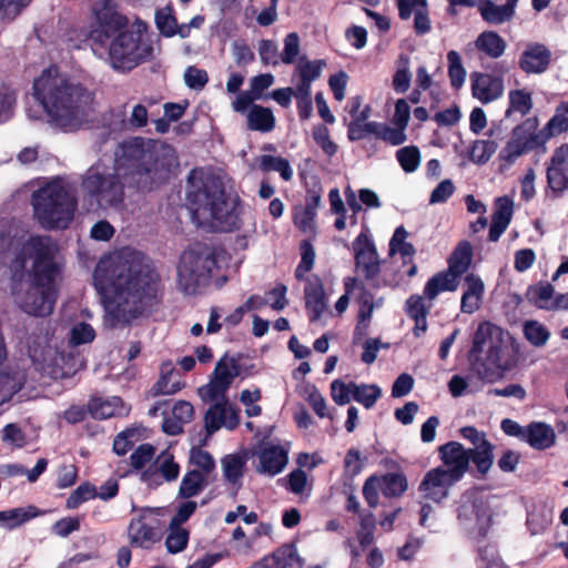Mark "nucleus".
Returning <instances> with one entry per match:
<instances>
[{"label":"nucleus","instance_id":"50","mask_svg":"<svg viewBox=\"0 0 568 568\" xmlns=\"http://www.w3.org/2000/svg\"><path fill=\"white\" fill-rule=\"evenodd\" d=\"M396 160L406 173L415 172L420 164V151L416 145H407L396 151Z\"/></svg>","mask_w":568,"mask_h":568},{"label":"nucleus","instance_id":"22","mask_svg":"<svg viewBox=\"0 0 568 568\" xmlns=\"http://www.w3.org/2000/svg\"><path fill=\"white\" fill-rule=\"evenodd\" d=\"M304 293L308 320L312 323L316 322L326 308L324 287L320 276L313 275L306 278Z\"/></svg>","mask_w":568,"mask_h":568},{"label":"nucleus","instance_id":"37","mask_svg":"<svg viewBox=\"0 0 568 568\" xmlns=\"http://www.w3.org/2000/svg\"><path fill=\"white\" fill-rule=\"evenodd\" d=\"M473 247L468 241H462L448 258V268L455 276L460 277L470 266Z\"/></svg>","mask_w":568,"mask_h":568},{"label":"nucleus","instance_id":"60","mask_svg":"<svg viewBox=\"0 0 568 568\" xmlns=\"http://www.w3.org/2000/svg\"><path fill=\"white\" fill-rule=\"evenodd\" d=\"M154 454L155 448L153 445L148 443L141 444L130 456L131 466L136 470L144 468L152 460Z\"/></svg>","mask_w":568,"mask_h":568},{"label":"nucleus","instance_id":"12","mask_svg":"<svg viewBox=\"0 0 568 568\" xmlns=\"http://www.w3.org/2000/svg\"><path fill=\"white\" fill-rule=\"evenodd\" d=\"M92 13L94 26L90 37L100 44H104L128 28L129 19L119 11V4L115 0L95 2L92 7Z\"/></svg>","mask_w":568,"mask_h":568},{"label":"nucleus","instance_id":"8","mask_svg":"<svg viewBox=\"0 0 568 568\" xmlns=\"http://www.w3.org/2000/svg\"><path fill=\"white\" fill-rule=\"evenodd\" d=\"M503 331L490 322H481L477 326L469 357L479 379L495 383L504 377L506 365L501 362Z\"/></svg>","mask_w":568,"mask_h":568},{"label":"nucleus","instance_id":"7","mask_svg":"<svg viewBox=\"0 0 568 568\" xmlns=\"http://www.w3.org/2000/svg\"><path fill=\"white\" fill-rule=\"evenodd\" d=\"M32 206L42 227L67 229L73 220L77 200L60 179H54L32 194Z\"/></svg>","mask_w":568,"mask_h":568},{"label":"nucleus","instance_id":"24","mask_svg":"<svg viewBox=\"0 0 568 568\" xmlns=\"http://www.w3.org/2000/svg\"><path fill=\"white\" fill-rule=\"evenodd\" d=\"M530 447L537 450L550 448L556 443L554 428L544 422H531L525 427V439Z\"/></svg>","mask_w":568,"mask_h":568},{"label":"nucleus","instance_id":"46","mask_svg":"<svg viewBox=\"0 0 568 568\" xmlns=\"http://www.w3.org/2000/svg\"><path fill=\"white\" fill-rule=\"evenodd\" d=\"M351 386L353 387V399L367 409L372 408L382 396V389L375 384L357 385L355 382H351Z\"/></svg>","mask_w":568,"mask_h":568},{"label":"nucleus","instance_id":"36","mask_svg":"<svg viewBox=\"0 0 568 568\" xmlns=\"http://www.w3.org/2000/svg\"><path fill=\"white\" fill-rule=\"evenodd\" d=\"M26 383V375L19 369L0 371V404L11 399Z\"/></svg>","mask_w":568,"mask_h":568},{"label":"nucleus","instance_id":"6","mask_svg":"<svg viewBox=\"0 0 568 568\" xmlns=\"http://www.w3.org/2000/svg\"><path fill=\"white\" fill-rule=\"evenodd\" d=\"M224 248L213 244L195 242L181 255L178 265V284L185 294H197L206 287L213 272L219 268V258Z\"/></svg>","mask_w":568,"mask_h":568},{"label":"nucleus","instance_id":"26","mask_svg":"<svg viewBox=\"0 0 568 568\" xmlns=\"http://www.w3.org/2000/svg\"><path fill=\"white\" fill-rule=\"evenodd\" d=\"M258 473L275 476L280 474L287 464V454L280 446L271 445L261 450Z\"/></svg>","mask_w":568,"mask_h":568},{"label":"nucleus","instance_id":"33","mask_svg":"<svg viewBox=\"0 0 568 568\" xmlns=\"http://www.w3.org/2000/svg\"><path fill=\"white\" fill-rule=\"evenodd\" d=\"M540 131L545 144L550 139L568 132V101H562L556 106L555 114Z\"/></svg>","mask_w":568,"mask_h":568},{"label":"nucleus","instance_id":"32","mask_svg":"<svg viewBox=\"0 0 568 568\" xmlns=\"http://www.w3.org/2000/svg\"><path fill=\"white\" fill-rule=\"evenodd\" d=\"M275 116L270 108L252 104L246 115V125L251 131L271 132L275 128Z\"/></svg>","mask_w":568,"mask_h":568},{"label":"nucleus","instance_id":"54","mask_svg":"<svg viewBox=\"0 0 568 568\" xmlns=\"http://www.w3.org/2000/svg\"><path fill=\"white\" fill-rule=\"evenodd\" d=\"M524 335L526 339L536 347L544 346L550 337L547 327L532 320L524 324Z\"/></svg>","mask_w":568,"mask_h":568},{"label":"nucleus","instance_id":"19","mask_svg":"<svg viewBox=\"0 0 568 568\" xmlns=\"http://www.w3.org/2000/svg\"><path fill=\"white\" fill-rule=\"evenodd\" d=\"M551 59L552 53L547 45L531 42L526 45L519 55L518 67L527 74H540L547 71Z\"/></svg>","mask_w":568,"mask_h":568},{"label":"nucleus","instance_id":"20","mask_svg":"<svg viewBox=\"0 0 568 568\" xmlns=\"http://www.w3.org/2000/svg\"><path fill=\"white\" fill-rule=\"evenodd\" d=\"M470 80L471 94L483 104L497 100L504 93V80L501 77L474 72L470 74Z\"/></svg>","mask_w":568,"mask_h":568},{"label":"nucleus","instance_id":"10","mask_svg":"<svg viewBox=\"0 0 568 568\" xmlns=\"http://www.w3.org/2000/svg\"><path fill=\"white\" fill-rule=\"evenodd\" d=\"M115 170L109 172L100 164L91 165L81 182L84 194L100 207H116L124 201V183Z\"/></svg>","mask_w":568,"mask_h":568},{"label":"nucleus","instance_id":"17","mask_svg":"<svg viewBox=\"0 0 568 568\" xmlns=\"http://www.w3.org/2000/svg\"><path fill=\"white\" fill-rule=\"evenodd\" d=\"M456 483L458 480L449 476L444 466H438L429 469L424 475L418 491L423 495V498L440 503L448 496L450 487Z\"/></svg>","mask_w":568,"mask_h":568},{"label":"nucleus","instance_id":"16","mask_svg":"<svg viewBox=\"0 0 568 568\" xmlns=\"http://www.w3.org/2000/svg\"><path fill=\"white\" fill-rule=\"evenodd\" d=\"M547 187L558 197L568 191V141L552 151L546 164Z\"/></svg>","mask_w":568,"mask_h":568},{"label":"nucleus","instance_id":"3","mask_svg":"<svg viewBox=\"0 0 568 568\" xmlns=\"http://www.w3.org/2000/svg\"><path fill=\"white\" fill-rule=\"evenodd\" d=\"M27 250L33 256L29 288L19 293L17 284L11 287L18 306L27 314L44 317L52 314L58 298L57 277L61 272L55 261L58 245L49 235H31L27 240Z\"/></svg>","mask_w":568,"mask_h":568},{"label":"nucleus","instance_id":"53","mask_svg":"<svg viewBox=\"0 0 568 568\" xmlns=\"http://www.w3.org/2000/svg\"><path fill=\"white\" fill-rule=\"evenodd\" d=\"M447 61L450 85L454 89H459L466 79V70L463 67L460 54L455 50H450L447 53Z\"/></svg>","mask_w":568,"mask_h":568},{"label":"nucleus","instance_id":"56","mask_svg":"<svg viewBox=\"0 0 568 568\" xmlns=\"http://www.w3.org/2000/svg\"><path fill=\"white\" fill-rule=\"evenodd\" d=\"M214 382L229 389L233 379L239 375V365L234 358H231V366H229L224 358L220 359L214 369Z\"/></svg>","mask_w":568,"mask_h":568},{"label":"nucleus","instance_id":"21","mask_svg":"<svg viewBox=\"0 0 568 568\" xmlns=\"http://www.w3.org/2000/svg\"><path fill=\"white\" fill-rule=\"evenodd\" d=\"M159 475L169 483L176 480L180 475V465L174 460V455L169 449L161 452L155 460L142 473V480L149 484H160L156 480Z\"/></svg>","mask_w":568,"mask_h":568},{"label":"nucleus","instance_id":"15","mask_svg":"<svg viewBox=\"0 0 568 568\" xmlns=\"http://www.w3.org/2000/svg\"><path fill=\"white\" fill-rule=\"evenodd\" d=\"M94 338L95 331L85 322L78 323L71 328L69 339L70 351L68 353L63 352L60 356L61 361L67 366L65 371L62 373V377L72 376L78 371L85 368L87 361L84 356L74 353V348L79 345L91 343Z\"/></svg>","mask_w":568,"mask_h":568},{"label":"nucleus","instance_id":"38","mask_svg":"<svg viewBox=\"0 0 568 568\" xmlns=\"http://www.w3.org/2000/svg\"><path fill=\"white\" fill-rule=\"evenodd\" d=\"M122 405V399L119 396H113L110 399L102 397H91L88 402V413L94 419H108L118 413V408Z\"/></svg>","mask_w":568,"mask_h":568},{"label":"nucleus","instance_id":"30","mask_svg":"<svg viewBox=\"0 0 568 568\" xmlns=\"http://www.w3.org/2000/svg\"><path fill=\"white\" fill-rule=\"evenodd\" d=\"M494 449L495 446L489 440H481L479 446L468 448L469 463L473 462L478 478H485L494 464Z\"/></svg>","mask_w":568,"mask_h":568},{"label":"nucleus","instance_id":"44","mask_svg":"<svg viewBox=\"0 0 568 568\" xmlns=\"http://www.w3.org/2000/svg\"><path fill=\"white\" fill-rule=\"evenodd\" d=\"M226 414V400H224L223 403H215L209 407L204 415V427L207 436L213 435L223 425H225Z\"/></svg>","mask_w":568,"mask_h":568},{"label":"nucleus","instance_id":"4","mask_svg":"<svg viewBox=\"0 0 568 568\" xmlns=\"http://www.w3.org/2000/svg\"><path fill=\"white\" fill-rule=\"evenodd\" d=\"M192 216L199 224L207 223L220 232L239 230L241 221V200L226 192L223 180L213 173L192 170L187 178V193Z\"/></svg>","mask_w":568,"mask_h":568},{"label":"nucleus","instance_id":"39","mask_svg":"<svg viewBox=\"0 0 568 568\" xmlns=\"http://www.w3.org/2000/svg\"><path fill=\"white\" fill-rule=\"evenodd\" d=\"M40 514L36 506H28L26 508H12L9 510L0 511V521L4 527L12 530Z\"/></svg>","mask_w":568,"mask_h":568},{"label":"nucleus","instance_id":"35","mask_svg":"<svg viewBox=\"0 0 568 568\" xmlns=\"http://www.w3.org/2000/svg\"><path fill=\"white\" fill-rule=\"evenodd\" d=\"M478 11L489 24H501L511 20L515 14V10L507 3L497 6L491 0H480Z\"/></svg>","mask_w":568,"mask_h":568},{"label":"nucleus","instance_id":"13","mask_svg":"<svg viewBox=\"0 0 568 568\" xmlns=\"http://www.w3.org/2000/svg\"><path fill=\"white\" fill-rule=\"evenodd\" d=\"M355 264L369 283L371 287L378 290L390 286L392 283L379 277L382 261L379 260L376 245L368 234L361 232L353 242Z\"/></svg>","mask_w":568,"mask_h":568},{"label":"nucleus","instance_id":"2","mask_svg":"<svg viewBox=\"0 0 568 568\" xmlns=\"http://www.w3.org/2000/svg\"><path fill=\"white\" fill-rule=\"evenodd\" d=\"M175 149L162 141L132 136L114 150V170L130 186L150 192L164 184L176 164Z\"/></svg>","mask_w":568,"mask_h":568},{"label":"nucleus","instance_id":"45","mask_svg":"<svg viewBox=\"0 0 568 568\" xmlns=\"http://www.w3.org/2000/svg\"><path fill=\"white\" fill-rule=\"evenodd\" d=\"M526 297L536 307L548 311L554 298V287L550 283L530 285L527 290Z\"/></svg>","mask_w":568,"mask_h":568},{"label":"nucleus","instance_id":"23","mask_svg":"<svg viewBox=\"0 0 568 568\" xmlns=\"http://www.w3.org/2000/svg\"><path fill=\"white\" fill-rule=\"evenodd\" d=\"M297 567L303 566V560L300 558L297 548L294 544H284L274 550L271 555L264 556L257 564V568H288L293 562Z\"/></svg>","mask_w":568,"mask_h":568},{"label":"nucleus","instance_id":"42","mask_svg":"<svg viewBox=\"0 0 568 568\" xmlns=\"http://www.w3.org/2000/svg\"><path fill=\"white\" fill-rule=\"evenodd\" d=\"M534 106L531 92L525 89L510 90L508 93V108L505 115L508 118L513 112H518L523 116L527 115Z\"/></svg>","mask_w":568,"mask_h":568},{"label":"nucleus","instance_id":"64","mask_svg":"<svg viewBox=\"0 0 568 568\" xmlns=\"http://www.w3.org/2000/svg\"><path fill=\"white\" fill-rule=\"evenodd\" d=\"M432 305L426 306L420 295H410L405 303V312L409 318L427 317Z\"/></svg>","mask_w":568,"mask_h":568},{"label":"nucleus","instance_id":"49","mask_svg":"<svg viewBox=\"0 0 568 568\" xmlns=\"http://www.w3.org/2000/svg\"><path fill=\"white\" fill-rule=\"evenodd\" d=\"M190 531L182 526H174L170 523L169 534L165 539V547L170 554H178L187 547Z\"/></svg>","mask_w":568,"mask_h":568},{"label":"nucleus","instance_id":"43","mask_svg":"<svg viewBox=\"0 0 568 568\" xmlns=\"http://www.w3.org/2000/svg\"><path fill=\"white\" fill-rule=\"evenodd\" d=\"M173 372L174 369L171 364H162L161 375L150 389L151 396L156 397L160 395H172L181 389L180 382L170 383Z\"/></svg>","mask_w":568,"mask_h":568},{"label":"nucleus","instance_id":"62","mask_svg":"<svg viewBox=\"0 0 568 568\" xmlns=\"http://www.w3.org/2000/svg\"><path fill=\"white\" fill-rule=\"evenodd\" d=\"M331 396L335 404L339 406L348 404L353 398L351 382L346 384L342 379H334L331 383Z\"/></svg>","mask_w":568,"mask_h":568},{"label":"nucleus","instance_id":"41","mask_svg":"<svg viewBox=\"0 0 568 568\" xmlns=\"http://www.w3.org/2000/svg\"><path fill=\"white\" fill-rule=\"evenodd\" d=\"M381 491L385 497H400L408 488L403 473H387L379 478Z\"/></svg>","mask_w":568,"mask_h":568},{"label":"nucleus","instance_id":"63","mask_svg":"<svg viewBox=\"0 0 568 568\" xmlns=\"http://www.w3.org/2000/svg\"><path fill=\"white\" fill-rule=\"evenodd\" d=\"M184 81L190 89L202 90L209 82V75L204 69L190 65L185 70Z\"/></svg>","mask_w":568,"mask_h":568},{"label":"nucleus","instance_id":"14","mask_svg":"<svg viewBox=\"0 0 568 568\" xmlns=\"http://www.w3.org/2000/svg\"><path fill=\"white\" fill-rule=\"evenodd\" d=\"M128 538L132 547L151 549L162 539L161 520L153 516L152 510H142L130 520Z\"/></svg>","mask_w":568,"mask_h":568},{"label":"nucleus","instance_id":"9","mask_svg":"<svg viewBox=\"0 0 568 568\" xmlns=\"http://www.w3.org/2000/svg\"><path fill=\"white\" fill-rule=\"evenodd\" d=\"M146 30V23L138 19L131 29L113 37L109 47V59L114 70L131 71L152 57V45L143 40Z\"/></svg>","mask_w":568,"mask_h":568},{"label":"nucleus","instance_id":"40","mask_svg":"<svg viewBox=\"0 0 568 568\" xmlns=\"http://www.w3.org/2000/svg\"><path fill=\"white\" fill-rule=\"evenodd\" d=\"M258 169L262 172H278L281 178L288 182L293 178V170L288 160L282 156H274L268 154H263L258 158Z\"/></svg>","mask_w":568,"mask_h":568},{"label":"nucleus","instance_id":"51","mask_svg":"<svg viewBox=\"0 0 568 568\" xmlns=\"http://www.w3.org/2000/svg\"><path fill=\"white\" fill-rule=\"evenodd\" d=\"M481 510V501L474 494H464L457 507V518L460 521H470L478 518Z\"/></svg>","mask_w":568,"mask_h":568},{"label":"nucleus","instance_id":"58","mask_svg":"<svg viewBox=\"0 0 568 568\" xmlns=\"http://www.w3.org/2000/svg\"><path fill=\"white\" fill-rule=\"evenodd\" d=\"M495 205L496 210L491 215V221L508 227L514 212L513 200L508 196H500L496 200Z\"/></svg>","mask_w":568,"mask_h":568},{"label":"nucleus","instance_id":"57","mask_svg":"<svg viewBox=\"0 0 568 568\" xmlns=\"http://www.w3.org/2000/svg\"><path fill=\"white\" fill-rule=\"evenodd\" d=\"M301 261L295 270V277L303 280L304 274L310 272L314 266L315 251L313 244L308 240H303L300 244Z\"/></svg>","mask_w":568,"mask_h":568},{"label":"nucleus","instance_id":"47","mask_svg":"<svg viewBox=\"0 0 568 568\" xmlns=\"http://www.w3.org/2000/svg\"><path fill=\"white\" fill-rule=\"evenodd\" d=\"M189 464L195 466L193 470H197L210 477L214 476L216 463L212 454L207 450L200 447H193L190 450Z\"/></svg>","mask_w":568,"mask_h":568},{"label":"nucleus","instance_id":"18","mask_svg":"<svg viewBox=\"0 0 568 568\" xmlns=\"http://www.w3.org/2000/svg\"><path fill=\"white\" fill-rule=\"evenodd\" d=\"M439 459L445 471L458 481L469 469L467 449L459 442L450 440L438 447Z\"/></svg>","mask_w":568,"mask_h":568},{"label":"nucleus","instance_id":"29","mask_svg":"<svg viewBox=\"0 0 568 568\" xmlns=\"http://www.w3.org/2000/svg\"><path fill=\"white\" fill-rule=\"evenodd\" d=\"M214 479L215 475L210 477L197 470L189 469L180 483L178 496L183 499L193 498L200 495Z\"/></svg>","mask_w":568,"mask_h":568},{"label":"nucleus","instance_id":"28","mask_svg":"<svg viewBox=\"0 0 568 568\" xmlns=\"http://www.w3.org/2000/svg\"><path fill=\"white\" fill-rule=\"evenodd\" d=\"M221 466L225 481L239 490L246 469V456L242 454H227L221 458Z\"/></svg>","mask_w":568,"mask_h":568},{"label":"nucleus","instance_id":"25","mask_svg":"<svg viewBox=\"0 0 568 568\" xmlns=\"http://www.w3.org/2000/svg\"><path fill=\"white\" fill-rule=\"evenodd\" d=\"M410 119V106L405 99H398L395 103V112L392 119L394 128L387 125V133L392 139V145L397 146L407 141L406 129Z\"/></svg>","mask_w":568,"mask_h":568},{"label":"nucleus","instance_id":"31","mask_svg":"<svg viewBox=\"0 0 568 568\" xmlns=\"http://www.w3.org/2000/svg\"><path fill=\"white\" fill-rule=\"evenodd\" d=\"M458 278L449 270L442 271L432 276L424 287V295L428 300H434L442 292H454L458 287Z\"/></svg>","mask_w":568,"mask_h":568},{"label":"nucleus","instance_id":"27","mask_svg":"<svg viewBox=\"0 0 568 568\" xmlns=\"http://www.w3.org/2000/svg\"><path fill=\"white\" fill-rule=\"evenodd\" d=\"M368 134L375 135L392 145V139L387 133V124L376 121L361 122L352 121L347 126V138L349 141H359L365 139Z\"/></svg>","mask_w":568,"mask_h":568},{"label":"nucleus","instance_id":"61","mask_svg":"<svg viewBox=\"0 0 568 568\" xmlns=\"http://www.w3.org/2000/svg\"><path fill=\"white\" fill-rule=\"evenodd\" d=\"M363 466L364 463L361 452L356 448H349L344 458V475L346 477L354 478L361 474Z\"/></svg>","mask_w":568,"mask_h":568},{"label":"nucleus","instance_id":"52","mask_svg":"<svg viewBox=\"0 0 568 568\" xmlns=\"http://www.w3.org/2000/svg\"><path fill=\"white\" fill-rule=\"evenodd\" d=\"M497 142L493 140H477L469 149V159L477 164L487 163L497 150Z\"/></svg>","mask_w":568,"mask_h":568},{"label":"nucleus","instance_id":"1","mask_svg":"<svg viewBox=\"0 0 568 568\" xmlns=\"http://www.w3.org/2000/svg\"><path fill=\"white\" fill-rule=\"evenodd\" d=\"M94 278L102 291L104 323L110 328L130 326L140 317L151 316L162 304L161 276L138 251L101 260Z\"/></svg>","mask_w":568,"mask_h":568},{"label":"nucleus","instance_id":"34","mask_svg":"<svg viewBox=\"0 0 568 568\" xmlns=\"http://www.w3.org/2000/svg\"><path fill=\"white\" fill-rule=\"evenodd\" d=\"M475 47L478 51L485 53L491 59L500 58L506 50V41L496 31H483L475 40Z\"/></svg>","mask_w":568,"mask_h":568},{"label":"nucleus","instance_id":"48","mask_svg":"<svg viewBox=\"0 0 568 568\" xmlns=\"http://www.w3.org/2000/svg\"><path fill=\"white\" fill-rule=\"evenodd\" d=\"M155 24L159 32L165 38H171L176 34L175 27L178 19L172 4H168L155 11Z\"/></svg>","mask_w":568,"mask_h":568},{"label":"nucleus","instance_id":"11","mask_svg":"<svg viewBox=\"0 0 568 568\" xmlns=\"http://www.w3.org/2000/svg\"><path fill=\"white\" fill-rule=\"evenodd\" d=\"M538 126L537 118H528L513 129L511 136L506 145L499 152V159L513 164L519 156L535 151L539 148L545 149V142L541 131H536Z\"/></svg>","mask_w":568,"mask_h":568},{"label":"nucleus","instance_id":"55","mask_svg":"<svg viewBox=\"0 0 568 568\" xmlns=\"http://www.w3.org/2000/svg\"><path fill=\"white\" fill-rule=\"evenodd\" d=\"M97 498V488L89 481L79 485L68 497L65 507L68 509H77L83 503Z\"/></svg>","mask_w":568,"mask_h":568},{"label":"nucleus","instance_id":"59","mask_svg":"<svg viewBox=\"0 0 568 568\" xmlns=\"http://www.w3.org/2000/svg\"><path fill=\"white\" fill-rule=\"evenodd\" d=\"M313 139L326 155L333 156L337 152V144L331 140L326 125L318 124L314 126Z\"/></svg>","mask_w":568,"mask_h":568},{"label":"nucleus","instance_id":"5","mask_svg":"<svg viewBox=\"0 0 568 568\" xmlns=\"http://www.w3.org/2000/svg\"><path fill=\"white\" fill-rule=\"evenodd\" d=\"M33 94L59 126L81 123L92 111L94 95L81 83L72 82L51 69L42 71L33 82Z\"/></svg>","mask_w":568,"mask_h":568}]
</instances>
